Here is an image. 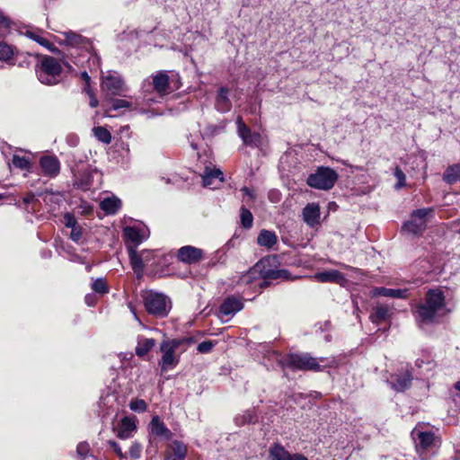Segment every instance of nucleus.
Listing matches in <instances>:
<instances>
[{"label": "nucleus", "instance_id": "aec40b11", "mask_svg": "<svg viewBox=\"0 0 460 460\" xmlns=\"http://www.w3.org/2000/svg\"><path fill=\"white\" fill-rule=\"evenodd\" d=\"M153 85L155 92L159 94H166L169 93L170 81L169 75L164 71H159L153 76Z\"/></svg>", "mask_w": 460, "mask_h": 460}, {"label": "nucleus", "instance_id": "2eb2a0df", "mask_svg": "<svg viewBox=\"0 0 460 460\" xmlns=\"http://www.w3.org/2000/svg\"><path fill=\"white\" fill-rule=\"evenodd\" d=\"M187 447L178 440H174L167 446L164 453L165 460H182L186 456Z\"/></svg>", "mask_w": 460, "mask_h": 460}, {"label": "nucleus", "instance_id": "7c9ffc66", "mask_svg": "<svg viewBox=\"0 0 460 460\" xmlns=\"http://www.w3.org/2000/svg\"><path fill=\"white\" fill-rule=\"evenodd\" d=\"M13 48L5 42H0V61L13 65Z\"/></svg>", "mask_w": 460, "mask_h": 460}, {"label": "nucleus", "instance_id": "774afa93", "mask_svg": "<svg viewBox=\"0 0 460 460\" xmlns=\"http://www.w3.org/2000/svg\"><path fill=\"white\" fill-rule=\"evenodd\" d=\"M4 198V195L0 194V199H3Z\"/></svg>", "mask_w": 460, "mask_h": 460}, {"label": "nucleus", "instance_id": "5fc2aeb1", "mask_svg": "<svg viewBox=\"0 0 460 460\" xmlns=\"http://www.w3.org/2000/svg\"><path fill=\"white\" fill-rule=\"evenodd\" d=\"M59 74L62 72H70L72 70L71 65L67 61L61 60L59 58Z\"/></svg>", "mask_w": 460, "mask_h": 460}, {"label": "nucleus", "instance_id": "9d476101", "mask_svg": "<svg viewBox=\"0 0 460 460\" xmlns=\"http://www.w3.org/2000/svg\"><path fill=\"white\" fill-rule=\"evenodd\" d=\"M64 225L66 229H70L69 233L66 232V234L69 236L71 240L78 243L83 237V229L77 223L75 216L71 213H66L64 216Z\"/></svg>", "mask_w": 460, "mask_h": 460}, {"label": "nucleus", "instance_id": "0eeeda50", "mask_svg": "<svg viewBox=\"0 0 460 460\" xmlns=\"http://www.w3.org/2000/svg\"><path fill=\"white\" fill-rule=\"evenodd\" d=\"M36 74L41 84L54 85L58 82V62L52 57H42L36 66Z\"/></svg>", "mask_w": 460, "mask_h": 460}, {"label": "nucleus", "instance_id": "f704fd0d", "mask_svg": "<svg viewBox=\"0 0 460 460\" xmlns=\"http://www.w3.org/2000/svg\"><path fill=\"white\" fill-rule=\"evenodd\" d=\"M264 278L270 279H288L289 273L287 270H265L262 271Z\"/></svg>", "mask_w": 460, "mask_h": 460}, {"label": "nucleus", "instance_id": "49530a36", "mask_svg": "<svg viewBox=\"0 0 460 460\" xmlns=\"http://www.w3.org/2000/svg\"><path fill=\"white\" fill-rule=\"evenodd\" d=\"M129 407L134 411L143 412L146 410L147 405L144 400L136 399L130 402Z\"/></svg>", "mask_w": 460, "mask_h": 460}, {"label": "nucleus", "instance_id": "c9c22d12", "mask_svg": "<svg viewBox=\"0 0 460 460\" xmlns=\"http://www.w3.org/2000/svg\"><path fill=\"white\" fill-rule=\"evenodd\" d=\"M93 132L99 141L104 144H110L111 142V135L105 128L100 126L94 127Z\"/></svg>", "mask_w": 460, "mask_h": 460}, {"label": "nucleus", "instance_id": "79ce46f5", "mask_svg": "<svg viewBox=\"0 0 460 460\" xmlns=\"http://www.w3.org/2000/svg\"><path fill=\"white\" fill-rule=\"evenodd\" d=\"M112 108L114 110H119L122 108L136 109L133 102L124 99H114L112 100Z\"/></svg>", "mask_w": 460, "mask_h": 460}, {"label": "nucleus", "instance_id": "58836bf2", "mask_svg": "<svg viewBox=\"0 0 460 460\" xmlns=\"http://www.w3.org/2000/svg\"><path fill=\"white\" fill-rule=\"evenodd\" d=\"M418 438L420 440V444L423 448L429 447L434 439V436L430 432H419Z\"/></svg>", "mask_w": 460, "mask_h": 460}, {"label": "nucleus", "instance_id": "bb28decb", "mask_svg": "<svg viewBox=\"0 0 460 460\" xmlns=\"http://www.w3.org/2000/svg\"><path fill=\"white\" fill-rule=\"evenodd\" d=\"M62 36L64 37L63 39L59 37V46L77 47L83 40L81 35L72 31H64L62 32Z\"/></svg>", "mask_w": 460, "mask_h": 460}, {"label": "nucleus", "instance_id": "9b49d317", "mask_svg": "<svg viewBox=\"0 0 460 460\" xmlns=\"http://www.w3.org/2000/svg\"><path fill=\"white\" fill-rule=\"evenodd\" d=\"M314 279L319 282H331L339 284L341 286H345L348 282L344 275L336 270H329L316 272L314 275Z\"/></svg>", "mask_w": 460, "mask_h": 460}, {"label": "nucleus", "instance_id": "de8ad7c7", "mask_svg": "<svg viewBox=\"0 0 460 460\" xmlns=\"http://www.w3.org/2000/svg\"><path fill=\"white\" fill-rule=\"evenodd\" d=\"M11 23H12V22L7 16L0 13V34L1 35H4L8 31V30L11 27Z\"/></svg>", "mask_w": 460, "mask_h": 460}, {"label": "nucleus", "instance_id": "39448f33", "mask_svg": "<svg viewBox=\"0 0 460 460\" xmlns=\"http://www.w3.org/2000/svg\"><path fill=\"white\" fill-rule=\"evenodd\" d=\"M338 180V173L329 167H320L307 178V184L317 190H328Z\"/></svg>", "mask_w": 460, "mask_h": 460}, {"label": "nucleus", "instance_id": "e433bc0d", "mask_svg": "<svg viewBox=\"0 0 460 460\" xmlns=\"http://www.w3.org/2000/svg\"><path fill=\"white\" fill-rule=\"evenodd\" d=\"M12 163L14 167L21 170L29 171L31 169V161L25 156H21L15 154L13 155Z\"/></svg>", "mask_w": 460, "mask_h": 460}, {"label": "nucleus", "instance_id": "473e14b6", "mask_svg": "<svg viewBox=\"0 0 460 460\" xmlns=\"http://www.w3.org/2000/svg\"><path fill=\"white\" fill-rule=\"evenodd\" d=\"M389 317V308L385 305H377L374 308L373 313L370 315V319L373 323H380L385 321Z\"/></svg>", "mask_w": 460, "mask_h": 460}, {"label": "nucleus", "instance_id": "a211bd4d", "mask_svg": "<svg viewBox=\"0 0 460 460\" xmlns=\"http://www.w3.org/2000/svg\"><path fill=\"white\" fill-rule=\"evenodd\" d=\"M224 181L223 173L219 169L208 170L206 168L204 174L202 175V182L205 187L215 189L218 184Z\"/></svg>", "mask_w": 460, "mask_h": 460}, {"label": "nucleus", "instance_id": "4468645a", "mask_svg": "<svg viewBox=\"0 0 460 460\" xmlns=\"http://www.w3.org/2000/svg\"><path fill=\"white\" fill-rule=\"evenodd\" d=\"M303 219L307 226L314 227L320 224V206L317 203H308L303 209Z\"/></svg>", "mask_w": 460, "mask_h": 460}, {"label": "nucleus", "instance_id": "1a4fd4ad", "mask_svg": "<svg viewBox=\"0 0 460 460\" xmlns=\"http://www.w3.org/2000/svg\"><path fill=\"white\" fill-rule=\"evenodd\" d=\"M237 131L243 142L251 146H260L262 144V137L259 133L252 132L244 124L241 117L237 118Z\"/></svg>", "mask_w": 460, "mask_h": 460}, {"label": "nucleus", "instance_id": "603ef678", "mask_svg": "<svg viewBox=\"0 0 460 460\" xmlns=\"http://www.w3.org/2000/svg\"><path fill=\"white\" fill-rule=\"evenodd\" d=\"M109 445L113 449L114 453L121 459L126 458V454H124L121 450L119 445L115 441H109Z\"/></svg>", "mask_w": 460, "mask_h": 460}, {"label": "nucleus", "instance_id": "412c9836", "mask_svg": "<svg viewBox=\"0 0 460 460\" xmlns=\"http://www.w3.org/2000/svg\"><path fill=\"white\" fill-rule=\"evenodd\" d=\"M150 433L153 436L170 439L172 438V432L166 428L164 423L159 419L158 416H154L149 424Z\"/></svg>", "mask_w": 460, "mask_h": 460}, {"label": "nucleus", "instance_id": "c03bdc74", "mask_svg": "<svg viewBox=\"0 0 460 460\" xmlns=\"http://www.w3.org/2000/svg\"><path fill=\"white\" fill-rule=\"evenodd\" d=\"M241 191L243 192V202H244L247 205H250L252 202L255 200L256 195L252 190H250L247 187H243L241 189Z\"/></svg>", "mask_w": 460, "mask_h": 460}, {"label": "nucleus", "instance_id": "b1692460", "mask_svg": "<svg viewBox=\"0 0 460 460\" xmlns=\"http://www.w3.org/2000/svg\"><path fill=\"white\" fill-rule=\"evenodd\" d=\"M43 173L49 176L56 175L58 172V161L55 156L44 155L40 160Z\"/></svg>", "mask_w": 460, "mask_h": 460}, {"label": "nucleus", "instance_id": "09e8293b", "mask_svg": "<svg viewBox=\"0 0 460 460\" xmlns=\"http://www.w3.org/2000/svg\"><path fill=\"white\" fill-rule=\"evenodd\" d=\"M394 176L396 177V179L398 181L395 185V188L401 189L402 187H403L405 185V182H406L405 174L399 167H396L394 170Z\"/></svg>", "mask_w": 460, "mask_h": 460}, {"label": "nucleus", "instance_id": "37998d69", "mask_svg": "<svg viewBox=\"0 0 460 460\" xmlns=\"http://www.w3.org/2000/svg\"><path fill=\"white\" fill-rule=\"evenodd\" d=\"M91 183V175L89 173H84L82 175L81 179L75 181V185H76L77 188L85 190L90 188Z\"/></svg>", "mask_w": 460, "mask_h": 460}, {"label": "nucleus", "instance_id": "393cba45", "mask_svg": "<svg viewBox=\"0 0 460 460\" xmlns=\"http://www.w3.org/2000/svg\"><path fill=\"white\" fill-rule=\"evenodd\" d=\"M231 106L232 104L228 98V89L226 87L220 88L216 100L217 110L221 112H226L230 111Z\"/></svg>", "mask_w": 460, "mask_h": 460}, {"label": "nucleus", "instance_id": "7ed1b4c3", "mask_svg": "<svg viewBox=\"0 0 460 460\" xmlns=\"http://www.w3.org/2000/svg\"><path fill=\"white\" fill-rule=\"evenodd\" d=\"M144 304L146 311L156 316L164 317L171 310V300L162 293L146 292L144 296Z\"/></svg>", "mask_w": 460, "mask_h": 460}, {"label": "nucleus", "instance_id": "2f4dec72", "mask_svg": "<svg viewBox=\"0 0 460 460\" xmlns=\"http://www.w3.org/2000/svg\"><path fill=\"white\" fill-rule=\"evenodd\" d=\"M460 179V164L449 166L443 175V180L448 183L453 184Z\"/></svg>", "mask_w": 460, "mask_h": 460}, {"label": "nucleus", "instance_id": "e2e57ef3", "mask_svg": "<svg viewBox=\"0 0 460 460\" xmlns=\"http://www.w3.org/2000/svg\"><path fill=\"white\" fill-rule=\"evenodd\" d=\"M455 388H456V390L460 391V381H459V382H457V383H456V385H455Z\"/></svg>", "mask_w": 460, "mask_h": 460}, {"label": "nucleus", "instance_id": "338daca9", "mask_svg": "<svg viewBox=\"0 0 460 460\" xmlns=\"http://www.w3.org/2000/svg\"><path fill=\"white\" fill-rule=\"evenodd\" d=\"M131 311H132V313H133V314H134L135 318H136L137 320H138V319H137V314L135 313V311H134V309H133V308H131Z\"/></svg>", "mask_w": 460, "mask_h": 460}, {"label": "nucleus", "instance_id": "dca6fc26", "mask_svg": "<svg viewBox=\"0 0 460 460\" xmlns=\"http://www.w3.org/2000/svg\"><path fill=\"white\" fill-rule=\"evenodd\" d=\"M243 307V304L241 299L234 296H230L222 303L219 312L222 317L232 316L237 312L241 311Z\"/></svg>", "mask_w": 460, "mask_h": 460}, {"label": "nucleus", "instance_id": "a878e982", "mask_svg": "<svg viewBox=\"0 0 460 460\" xmlns=\"http://www.w3.org/2000/svg\"><path fill=\"white\" fill-rule=\"evenodd\" d=\"M146 252H142L140 254H137L135 249H129V258L130 262L135 273L139 277L142 273V270L145 267L144 258Z\"/></svg>", "mask_w": 460, "mask_h": 460}, {"label": "nucleus", "instance_id": "bf43d9fd", "mask_svg": "<svg viewBox=\"0 0 460 460\" xmlns=\"http://www.w3.org/2000/svg\"><path fill=\"white\" fill-rule=\"evenodd\" d=\"M81 77L85 82L86 84H90L91 77L89 76L87 72L84 71V72L81 73Z\"/></svg>", "mask_w": 460, "mask_h": 460}, {"label": "nucleus", "instance_id": "8fccbe9b", "mask_svg": "<svg viewBox=\"0 0 460 460\" xmlns=\"http://www.w3.org/2000/svg\"><path fill=\"white\" fill-rule=\"evenodd\" d=\"M141 452H142V446L137 442L132 443V445L130 446V448H129L130 457L133 459H138L141 456Z\"/></svg>", "mask_w": 460, "mask_h": 460}, {"label": "nucleus", "instance_id": "423d86ee", "mask_svg": "<svg viewBox=\"0 0 460 460\" xmlns=\"http://www.w3.org/2000/svg\"><path fill=\"white\" fill-rule=\"evenodd\" d=\"M432 216L431 208L414 210L411 218L403 224L402 230L414 235L421 234L427 227L428 217Z\"/></svg>", "mask_w": 460, "mask_h": 460}, {"label": "nucleus", "instance_id": "c756f323", "mask_svg": "<svg viewBox=\"0 0 460 460\" xmlns=\"http://www.w3.org/2000/svg\"><path fill=\"white\" fill-rule=\"evenodd\" d=\"M278 241V237L274 232L261 230L258 235L257 242L261 246L271 248Z\"/></svg>", "mask_w": 460, "mask_h": 460}, {"label": "nucleus", "instance_id": "052dcab7", "mask_svg": "<svg viewBox=\"0 0 460 460\" xmlns=\"http://www.w3.org/2000/svg\"><path fill=\"white\" fill-rule=\"evenodd\" d=\"M83 91H84V92L88 96H90V95H91V93H93V90H92V88H91V86H90V84H85V85H84V88H83Z\"/></svg>", "mask_w": 460, "mask_h": 460}, {"label": "nucleus", "instance_id": "6ab92c4d", "mask_svg": "<svg viewBox=\"0 0 460 460\" xmlns=\"http://www.w3.org/2000/svg\"><path fill=\"white\" fill-rule=\"evenodd\" d=\"M136 430V422L133 418L125 417L116 429L117 436L121 439H128L132 437Z\"/></svg>", "mask_w": 460, "mask_h": 460}, {"label": "nucleus", "instance_id": "0e129e2a", "mask_svg": "<svg viewBox=\"0 0 460 460\" xmlns=\"http://www.w3.org/2000/svg\"><path fill=\"white\" fill-rule=\"evenodd\" d=\"M252 416H249L247 419H245L242 423H244L246 421L251 422L252 421Z\"/></svg>", "mask_w": 460, "mask_h": 460}, {"label": "nucleus", "instance_id": "864d4df0", "mask_svg": "<svg viewBox=\"0 0 460 460\" xmlns=\"http://www.w3.org/2000/svg\"><path fill=\"white\" fill-rule=\"evenodd\" d=\"M56 194L53 192H46L43 198L46 204L49 205L50 207L52 206V204L56 203Z\"/></svg>", "mask_w": 460, "mask_h": 460}, {"label": "nucleus", "instance_id": "13d9d810", "mask_svg": "<svg viewBox=\"0 0 460 460\" xmlns=\"http://www.w3.org/2000/svg\"><path fill=\"white\" fill-rule=\"evenodd\" d=\"M89 99H90L89 105L92 108H96L99 105V101L95 97L94 93H91V95L89 96Z\"/></svg>", "mask_w": 460, "mask_h": 460}, {"label": "nucleus", "instance_id": "6e6552de", "mask_svg": "<svg viewBox=\"0 0 460 460\" xmlns=\"http://www.w3.org/2000/svg\"><path fill=\"white\" fill-rule=\"evenodd\" d=\"M101 87L102 91L111 95H120L127 90L123 79L117 73H108L102 77Z\"/></svg>", "mask_w": 460, "mask_h": 460}, {"label": "nucleus", "instance_id": "680f3d73", "mask_svg": "<svg viewBox=\"0 0 460 460\" xmlns=\"http://www.w3.org/2000/svg\"><path fill=\"white\" fill-rule=\"evenodd\" d=\"M147 253L145 254L144 262L149 259V255L151 254L150 252L146 251Z\"/></svg>", "mask_w": 460, "mask_h": 460}, {"label": "nucleus", "instance_id": "f8f14e48", "mask_svg": "<svg viewBox=\"0 0 460 460\" xmlns=\"http://www.w3.org/2000/svg\"><path fill=\"white\" fill-rule=\"evenodd\" d=\"M202 250L191 245H186L179 249L178 258L181 261L192 264L200 261L202 257Z\"/></svg>", "mask_w": 460, "mask_h": 460}, {"label": "nucleus", "instance_id": "ddd939ff", "mask_svg": "<svg viewBox=\"0 0 460 460\" xmlns=\"http://www.w3.org/2000/svg\"><path fill=\"white\" fill-rule=\"evenodd\" d=\"M123 232L128 241L135 246H137L149 236V231L146 227L127 226Z\"/></svg>", "mask_w": 460, "mask_h": 460}, {"label": "nucleus", "instance_id": "4be33fe9", "mask_svg": "<svg viewBox=\"0 0 460 460\" xmlns=\"http://www.w3.org/2000/svg\"><path fill=\"white\" fill-rule=\"evenodd\" d=\"M374 296H383L394 298H407L409 290L406 288H375L372 290Z\"/></svg>", "mask_w": 460, "mask_h": 460}, {"label": "nucleus", "instance_id": "6e6d98bb", "mask_svg": "<svg viewBox=\"0 0 460 460\" xmlns=\"http://www.w3.org/2000/svg\"><path fill=\"white\" fill-rule=\"evenodd\" d=\"M80 208H81L80 212L84 215H88L93 211L92 206L86 202H83L82 205L80 206Z\"/></svg>", "mask_w": 460, "mask_h": 460}, {"label": "nucleus", "instance_id": "ea45409f", "mask_svg": "<svg viewBox=\"0 0 460 460\" xmlns=\"http://www.w3.org/2000/svg\"><path fill=\"white\" fill-rule=\"evenodd\" d=\"M27 36L31 40H35L36 42H38L40 45L45 47L47 49H52L50 42L40 34L33 31H28Z\"/></svg>", "mask_w": 460, "mask_h": 460}, {"label": "nucleus", "instance_id": "72a5a7b5", "mask_svg": "<svg viewBox=\"0 0 460 460\" xmlns=\"http://www.w3.org/2000/svg\"><path fill=\"white\" fill-rule=\"evenodd\" d=\"M154 346L155 341L153 339L142 338L138 341L136 354L139 357H143L147 354Z\"/></svg>", "mask_w": 460, "mask_h": 460}, {"label": "nucleus", "instance_id": "5701e85b", "mask_svg": "<svg viewBox=\"0 0 460 460\" xmlns=\"http://www.w3.org/2000/svg\"><path fill=\"white\" fill-rule=\"evenodd\" d=\"M411 381V375L407 370L401 375L393 376L391 384H392V387L395 391L402 392L410 386Z\"/></svg>", "mask_w": 460, "mask_h": 460}, {"label": "nucleus", "instance_id": "3c124183", "mask_svg": "<svg viewBox=\"0 0 460 460\" xmlns=\"http://www.w3.org/2000/svg\"><path fill=\"white\" fill-rule=\"evenodd\" d=\"M214 346L215 343L212 341H205L198 345L197 349L200 353H208L211 351Z\"/></svg>", "mask_w": 460, "mask_h": 460}, {"label": "nucleus", "instance_id": "4d7b16f0", "mask_svg": "<svg viewBox=\"0 0 460 460\" xmlns=\"http://www.w3.org/2000/svg\"><path fill=\"white\" fill-rule=\"evenodd\" d=\"M85 303L89 305V306H93L95 305V302H96V298L93 295H86L85 296Z\"/></svg>", "mask_w": 460, "mask_h": 460}, {"label": "nucleus", "instance_id": "f3484780", "mask_svg": "<svg viewBox=\"0 0 460 460\" xmlns=\"http://www.w3.org/2000/svg\"><path fill=\"white\" fill-rule=\"evenodd\" d=\"M270 460H307L301 455H290L283 447L274 445L270 449Z\"/></svg>", "mask_w": 460, "mask_h": 460}, {"label": "nucleus", "instance_id": "20e7f679", "mask_svg": "<svg viewBox=\"0 0 460 460\" xmlns=\"http://www.w3.org/2000/svg\"><path fill=\"white\" fill-rule=\"evenodd\" d=\"M181 340H166L160 345L162 358L159 366L162 372H167L173 369L180 361V356L176 354L177 348L181 344Z\"/></svg>", "mask_w": 460, "mask_h": 460}, {"label": "nucleus", "instance_id": "f03ea898", "mask_svg": "<svg viewBox=\"0 0 460 460\" xmlns=\"http://www.w3.org/2000/svg\"><path fill=\"white\" fill-rule=\"evenodd\" d=\"M332 363V360L325 358H316L304 353L289 355L283 364L292 369L321 371L327 367H331Z\"/></svg>", "mask_w": 460, "mask_h": 460}, {"label": "nucleus", "instance_id": "f257e3e1", "mask_svg": "<svg viewBox=\"0 0 460 460\" xmlns=\"http://www.w3.org/2000/svg\"><path fill=\"white\" fill-rule=\"evenodd\" d=\"M445 296L440 289H430L425 296V303L417 307V320L421 323H430L446 315Z\"/></svg>", "mask_w": 460, "mask_h": 460}, {"label": "nucleus", "instance_id": "a19ab883", "mask_svg": "<svg viewBox=\"0 0 460 460\" xmlns=\"http://www.w3.org/2000/svg\"><path fill=\"white\" fill-rule=\"evenodd\" d=\"M92 288L94 292L103 295L108 292V287L106 282L102 279H98L94 280L92 284Z\"/></svg>", "mask_w": 460, "mask_h": 460}, {"label": "nucleus", "instance_id": "4c0bfd02", "mask_svg": "<svg viewBox=\"0 0 460 460\" xmlns=\"http://www.w3.org/2000/svg\"><path fill=\"white\" fill-rule=\"evenodd\" d=\"M241 222L243 227L250 228L252 226V215L245 207L241 208Z\"/></svg>", "mask_w": 460, "mask_h": 460}, {"label": "nucleus", "instance_id": "c85d7f7f", "mask_svg": "<svg viewBox=\"0 0 460 460\" xmlns=\"http://www.w3.org/2000/svg\"><path fill=\"white\" fill-rule=\"evenodd\" d=\"M265 262L266 261H261L260 263H257L254 268L250 269L246 273L243 274L240 277L238 283L243 285L252 283L255 279H257L261 271V266H264Z\"/></svg>", "mask_w": 460, "mask_h": 460}, {"label": "nucleus", "instance_id": "69168bd1", "mask_svg": "<svg viewBox=\"0 0 460 460\" xmlns=\"http://www.w3.org/2000/svg\"><path fill=\"white\" fill-rule=\"evenodd\" d=\"M77 142H78V139L76 137H75L73 139L72 145L75 146L77 144Z\"/></svg>", "mask_w": 460, "mask_h": 460}, {"label": "nucleus", "instance_id": "cd10ccee", "mask_svg": "<svg viewBox=\"0 0 460 460\" xmlns=\"http://www.w3.org/2000/svg\"><path fill=\"white\" fill-rule=\"evenodd\" d=\"M100 206L107 214H115L121 207V201L116 197H108L101 201Z\"/></svg>", "mask_w": 460, "mask_h": 460}, {"label": "nucleus", "instance_id": "a18cd8bd", "mask_svg": "<svg viewBox=\"0 0 460 460\" xmlns=\"http://www.w3.org/2000/svg\"><path fill=\"white\" fill-rule=\"evenodd\" d=\"M77 454L80 456H84L85 458H88V460H94L93 456H88V453L90 451V447L86 442H81L77 445L76 448Z\"/></svg>", "mask_w": 460, "mask_h": 460}]
</instances>
